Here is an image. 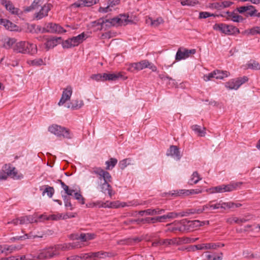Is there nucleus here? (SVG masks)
<instances>
[{
  "label": "nucleus",
  "instance_id": "58",
  "mask_svg": "<svg viewBox=\"0 0 260 260\" xmlns=\"http://www.w3.org/2000/svg\"><path fill=\"white\" fill-rule=\"evenodd\" d=\"M74 5L76 7H86L85 0H78Z\"/></svg>",
  "mask_w": 260,
  "mask_h": 260
},
{
  "label": "nucleus",
  "instance_id": "33",
  "mask_svg": "<svg viewBox=\"0 0 260 260\" xmlns=\"http://www.w3.org/2000/svg\"><path fill=\"white\" fill-rule=\"evenodd\" d=\"M201 180H202V178L200 177L198 172L195 171L192 173L189 182L190 184H197Z\"/></svg>",
  "mask_w": 260,
  "mask_h": 260
},
{
  "label": "nucleus",
  "instance_id": "32",
  "mask_svg": "<svg viewBox=\"0 0 260 260\" xmlns=\"http://www.w3.org/2000/svg\"><path fill=\"white\" fill-rule=\"evenodd\" d=\"M117 159L115 158H110L109 160L106 161V167L107 170H112L117 164Z\"/></svg>",
  "mask_w": 260,
  "mask_h": 260
},
{
  "label": "nucleus",
  "instance_id": "6",
  "mask_svg": "<svg viewBox=\"0 0 260 260\" xmlns=\"http://www.w3.org/2000/svg\"><path fill=\"white\" fill-rule=\"evenodd\" d=\"M241 182H235L228 185H221L210 188L211 193L230 192L236 189L241 184Z\"/></svg>",
  "mask_w": 260,
  "mask_h": 260
},
{
  "label": "nucleus",
  "instance_id": "34",
  "mask_svg": "<svg viewBox=\"0 0 260 260\" xmlns=\"http://www.w3.org/2000/svg\"><path fill=\"white\" fill-rule=\"evenodd\" d=\"M132 159L131 158H125L119 162L118 165L120 169H124L127 166L132 165Z\"/></svg>",
  "mask_w": 260,
  "mask_h": 260
},
{
  "label": "nucleus",
  "instance_id": "9",
  "mask_svg": "<svg viewBox=\"0 0 260 260\" xmlns=\"http://www.w3.org/2000/svg\"><path fill=\"white\" fill-rule=\"evenodd\" d=\"M59 252L57 251L55 246L49 247L46 249L42 250L37 256V258L47 259L53 257L55 256L58 255Z\"/></svg>",
  "mask_w": 260,
  "mask_h": 260
},
{
  "label": "nucleus",
  "instance_id": "41",
  "mask_svg": "<svg viewBox=\"0 0 260 260\" xmlns=\"http://www.w3.org/2000/svg\"><path fill=\"white\" fill-rule=\"evenodd\" d=\"M101 207H108V208H118L120 207V202L118 201L117 202H112L109 203H104L102 204Z\"/></svg>",
  "mask_w": 260,
  "mask_h": 260
},
{
  "label": "nucleus",
  "instance_id": "37",
  "mask_svg": "<svg viewBox=\"0 0 260 260\" xmlns=\"http://www.w3.org/2000/svg\"><path fill=\"white\" fill-rule=\"evenodd\" d=\"M247 68L255 70H260V64L259 63L255 61V60H250L247 64Z\"/></svg>",
  "mask_w": 260,
  "mask_h": 260
},
{
  "label": "nucleus",
  "instance_id": "1",
  "mask_svg": "<svg viewBox=\"0 0 260 260\" xmlns=\"http://www.w3.org/2000/svg\"><path fill=\"white\" fill-rule=\"evenodd\" d=\"M91 173L98 175L99 179H104V183L101 185V191L104 193L107 191L108 195L111 198L114 192H113L112 187L109 183L112 181V177L110 174L100 167L93 168Z\"/></svg>",
  "mask_w": 260,
  "mask_h": 260
},
{
  "label": "nucleus",
  "instance_id": "49",
  "mask_svg": "<svg viewBox=\"0 0 260 260\" xmlns=\"http://www.w3.org/2000/svg\"><path fill=\"white\" fill-rule=\"evenodd\" d=\"M246 221H247V220L244 218H239L236 217H233V218L229 219V221L231 223H232L233 222H235V223H236L238 224H240L242 222H245Z\"/></svg>",
  "mask_w": 260,
  "mask_h": 260
},
{
  "label": "nucleus",
  "instance_id": "60",
  "mask_svg": "<svg viewBox=\"0 0 260 260\" xmlns=\"http://www.w3.org/2000/svg\"><path fill=\"white\" fill-rule=\"evenodd\" d=\"M216 74L214 71L204 76V80L206 81L211 80L213 78H215Z\"/></svg>",
  "mask_w": 260,
  "mask_h": 260
},
{
  "label": "nucleus",
  "instance_id": "64",
  "mask_svg": "<svg viewBox=\"0 0 260 260\" xmlns=\"http://www.w3.org/2000/svg\"><path fill=\"white\" fill-rule=\"evenodd\" d=\"M99 0H85L86 7H90L98 3Z\"/></svg>",
  "mask_w": 260,
  "mask_h": 260
},
{
  "label": "nucleus",
  "instance_id": "14",
  "mask_svg": "<svg viewBox=\"0 0 260 260\" xmlns=\"http://www.w3.org/2000/svg\"><path fill=\"white\" fill-rule=\"evenodd\" d=\"M165 210L163 209H159L158 208H156L155 209H148L145 210H141L139 211L138 213L141 216H143L144 214L147 215H159L161 214L164 213H165Z\"/></svg>",
  "mask_w": 260,
  "mask_h": 260
},
{
  "label": "nucleus",
  "instance_id": "26",
  "mask_svg": "<svg viewBox=\"0 0 260 260\" xmlns=\"http://www.w3.org/2000/svg\"><path fill=\"white\" fill-rule=\"evenodd\" d=\"M40 190H42V195L44 196L45 193H46L48 197L52 198L54 193V189L53 187L49 186L48 185L42 186L40 187Z\"/></svg>",
  "mask_w": 260,
  "mask_h": 260
},
{
  "label": "nucleus",
  "instance_id": "20",
  "mask_svg": "<svg viewBox=\"0 0 260 260\" xmlns=\"http://www.w3.org/2000/svg\"><path fill=\"white\" fill-rule=\"evenodd\" d=\"M57 251L59 253V250L67 251L70 249H74L76 247V245L74 243H64L63 244H58L55 245Z\"/></svg>",
  "mask_w": 260,
  "mask_h": 260
},
{
  "label": "nucleus",
  "instance_id": "35",
  "mask_svg": "<svg viewBox=\"0 0 260 260\" xmlns=\"http://www.w3.org/2000/svg\"><path fill=\"white\" fill-rule=\"evenodd\" d=\"M216 75L215 78L217 79H223L225 77H227L230 73L227 71H220L219 70L214 71Z\"/></svg>",
  "mask_w": 260,
  "mask_h": 260
},
{
  "label": "nucleus",
  "instance_id": "23",
  "mask_svg": "<svg viewBox=\"0 0 260 260\" xmlns=\"http://www.w3.org/2000/svg\"><path fill=\"white\" fill-rule=\"evenodd\" d=\"M87 38V35L84 32L78 35L77 36L73 37L72 38L73 43L75 46H77L82 43Z\"/></svg>",
  "mask_w": 260,
  "mask_h": 260
},
{
  "label": "nucleus",
  "instance_id": "50",
  "mask_svg": "<svg viewBox=\"0 0 260 260\" xmlns=\"http://www.w3.org/2000/svg\"><path fill=\"white\" fill-rule=\"evenodd\" d=\"M43 61L42 59H36L29 61V63L32 66H39L43 64Z\"/></svg>",
  "mask_w": 260,
  "mask_h": 260
},
{
  "label": "nucleus",
  "instance_id": "24",
  "mask_svg": "<svg viewBox=\"0 0 260 260\" xmlns=\"http://www.w3.org/2000/svg\"><path fill=\"white\" fill-rule=\"evenodd\" d=\"M202 213H203L202 207L197 209H187L185 211L181 212L182 215H181V217L188 216L190 215L194 214H199Z\"/></svg>",
  "mask_w": 260,
  "mask_h": 260
},
{
  "label": "nucleus",
  "instance_id": "47",
  "mask_svg": "<svg viewBox=\"0 0 260 260\" xmlns=\"http://www.w3.org/2000/svg\"><path fill=\"white\" fill-rule=\"evenodd\" d=\"M231 20L234 22H239L243 20V18L234 12L231 16Z\"/></svg>",
  "mask_w": 260,
  "mask_h": 260
},
{
  "label": "nucleus",
  "instance_id": "16",
  "mask_svg": "<svg viewBox=\"0 0 260 260\" xmlns=\"http://www.w3.org/2000/svg\"><path fill=\"white\" fill-rule=\"evenodd\" d=\"M2 249L1 250V253H5L6 255H8L9 253H11L15 251H18L22 248V246L20 245H2Z\"/></svg>",
  "mask_w": 260,
  "mask_h": 260
},
{
  "label": "nucleus",
  "instance_id": "36",
  "mask_svg": "<svg viewBox=\"0 0 260 260\" xmlns=\"http://www.w3.org/2000/svg\"><path fill=\"white\" fill-rule=\"evenodd\" d=\"M191 129H192V131L197 133L199 135V136L201 137H203L205 135V128H204L203 129H202L201 126L198 125H192L191 126Z\"/></svg>",
  "mask_w": 260,
  "mask_h": 260
},
{
  "label": "nucleus",
  "instance_id": "43",
  "mask_svg": "<svg viewBox=\"0 0 260 260\" xmlns=\"http://www.w3.org/2000/svg\"><path fill=\"white\" fill-rule=\"evenodd\" d=\"M206 246V249H216L217 247H223L224 244L217 243H205Z\"/></svg>",
  "mask_w": 260,
  "mask_h": 260
},
{
  "label": "nucleus",
  "instance_id": "31",
  "mask_svg": "<svg viewBox=\"0 0 260 260\" xmlns=\"http://www.w3.org/2000/svg\"><path fill=\"white\" fill-rule=\"evenodd\" d=\"M225 87L229 89L237 90L240 86L239 84H238L237 79H233L225 83Z\"/></svg>",
  "mask_w": 260,
  "mask_h": 260
},
{
  "label": "nucleus",
  "instance_id": "5",
  "mask_svg": "<svg viewBox=\"0 0 260 260\" xmlns=\"http://www.w3.org/2000/svg\"><path fill=\"white\" fill-rule=\"evenodd\" d=\"M200 222L199 220L190 221L187 219H183L180 221H175L174 223L168 224L172 225L175 224L177 229H182V232L192 230L194 227L198 226Z\"/></svg>",
  "mask_w": 260,
  "mask_h": 260
},
{
  "label": "nucleus",
  "instance_id": "54",
  "mask_svg": "<svg viewBox=\"0 0 260 260\" xmlns=\"http://www.w3.org/2000/svg\"><path fill=\"white\" fill-rule=\"evenodd\" d=\"M120 0H108V4L110 8H113L114 6L119 5L120 4Z\"/></svg>",
  "mask_w": 260,
  "mask_h": 260
},
{
  "label": "nucleus",
  "instance_id": "59",
  "mask_svg": "<svg viewBox=\"0 0 260 260\" xmlns=\"http://www.w3.org/2000/svg\"><path fill=\"white\" fill-rule=\"evenodd\" d=\"M212 15L213 14H211L210 13L207 12H201L199 14V18H206Z\"/></svg>",
  "mask_w": 260,
  "mask_h": 260
},
{
  "label": "nucleus",
  "instance_id": "61",
  "mask_svg": "<svg viewBox=\"0 0 260 260\" xmlns=\"http://www.w3.org/2000/svg\"><path fill=\"white\" fill-rule=\"evenodd\" d=\"M90 78L96 81H102V74H93L90 76Z\"/></svg>",
  "mask_w": 260,
  "mask_h": 260
},
{
  "label": "nucleus",
  "instance_id": "13",
  "mask_svg": "<svg viewBox=\"0 0 260 260\" xmlns=\"http://www.w3.org/2000/svg\"><path fill=\"white\" fill-rule=\"evenodd\" d=\"M72 94V88L70 86H68L66 88L64 89L61 98L58 103L59 106L62 105L66 101L69 100Z\"/></svg>",
  "mask_w": 260,
  "mask_h": 260
},
{
  "label": "nucleus",
  "instance_id": "19",
  "mask_svg": "<svg viewBox=\"0 0 260 260\" xmlns=\"http://www.w3.org/2000/svg\"><path fill=\"white\" fill-rule=\"evenodd\" d=\"M0 24L3 25L6 29L10 31L18 30V27L7 19H0Z\"/></svg>",
  "mask_w": 260,
  "mask_h": 260
},
{
  "label": "nucleus",
  "instance_id": "22",
  "mask_svg": "<svg viewBox=\"0 0 260 260\" xmlns=\"http://www.w3.org/2000/svg\"><path fill=\"white\" fill-rule=\"evenodd\" d=\"M37 52V46L35 44L32 43H29L26 42V44H25L24 51L23 53H28L30 54H34L36 53Z\"/></svg>",
  "mask_w": 260,
  "mask_h": 260
},
{
  "label": "nucleus",
  "instance_id": "30",
  "mask_svg": "<svg viewBox=\"0 0 260 260\" xmlns=\"http://www.w3.org/2000/svg\"><path fill=\"white\" fill-rule=\"evenodd\" d=\"M58 182L60 183L62 188L63 189L65 193L67 194L68 196L70 197L73 196V194L75 193V190L69 188V186L61 180H58Z\"/></svg>",
  "mask_w": 260,
  "mask_h": 260
},
{
  "label": "nucleus",
  "instance_id": "21",
  "mask_svg": "<svg viewBox=\"0 0 260 260\" xmlns=\"http://www.w3.org/2000/svg\"><path fill=\"white\" fill-rule=\"evenodd\" d=\"M60 40V38H55L52 37L49 38L47 37L46 39V43H45L46 48L47 50H49L50 48H52L56 46L58 43L59 40Z\"/></svg>",
  "mask_w": 260,
  "mask_h": 260
},
{
  "label": "nucleus",
  "instance_id": "15",
  "mask_svg": "<svg viewBox=\"0 0 260 260\" xmlns=\"http://www.w3.org/2000/svg\"><path fill=\"white\" fill-rule=\"evenodd\" d=\"M167 155L171 156L176 160H179L181 157V155L179 148L175 145H171L167 152Z\"/></svg>",
  "mask_w": 260,
  "mask_h": 260
},
{
  "label": "nucleus",
  "instance_id": "25",
  "mask_svg": "<svg viewBox=\"0 0 260 260\" xmlns=\"http://www.w3.org/2000/svg\"><path fill=\"white\" fill-rule=\"evenodd\" d=\"M84 105L82 100H73L68 106V108H71L72 110H77L81 108Z\"/></svg>",
  "mask_w": 260,
  "mask_h": 260
},
{
  "label": "nucleus",
  "instance_id": "55",
  "mask_svg": "<svg viewBox=\"0 0 260 260\" xmlns=\"http://www.w3.org/2000/svg\"><path fill=\"white\" fill-rule=\"evenodd\" d=\"M28 234H25L24 236H17L16 237H12L10 239V240L12 242H14L15 240H23V239H28Z\"/></svg>",
  "mask_w": 260,
  "mask_h": 260
},
{
  "label": "nucleus",
  "instance_id": "51",
  "mask_svg": "<svg viewBox=\"0 0 260 260\" xmlns=\"http://www.w3.org/2000/svg\"><path fill=\"white\" fill-rule=\"evenodd\" d=\"M181 215H182L181 212H169L167 214V218L170 219H173L175 218L178 216L181 217Z\"/></svg>",
  "mask_w": 260,
  "mask_h": 260
},
{
  "label": "nucleus",
  "instance_id": "56",
  "mask_svg": "<svg viewBox=\"0 0 260 260\" xmlns=\"http://www.w3.org/2000/svg\"><path fill=\"white\" fill-rule=\"evenodd\" d=\"M141 69L143 70L145 68H147L150 65V62L147 60H143L140 61Z\"/></svg>",
  "mask_w": 260,
  "mask_h": 260
},
{
  "label": "nucleus",
  "instance_id": "29",
  "mask_svg": "<svg viewBox=\"0 0 260 260\" xmlns=\"http://www.w3.org/2000/svg\"><path fill=\"white\" fill-rule=\"evenodd\" d=\"M123 223H124V224H125L126 225H130L132 224H134L135 223L139 225L144 224H146L145 218H138V219H128L126 220V221H124Z\"/></svg>",
  "mask_w": 260,
  "mask_h": 260
},
{
  "label": "nucleus",
  "instance_id": "18",
  "mask_svg": "<svg viewBox=\"0 0 260 260\" xmlns=\"http://www.w3.org/2000/svg\"><path fill=\"white\" fill-rule=\"evenodd\" d=\"M202 190L200 189H190V190H185V189H181L179 191H175L174 193H172V196H181V195H185L188 196L189 194H199L201 193Z\"/></svg>",
  "mask_w": 260,
  "mask_h": 260
},
{
  "label": "nucleus",
  "instance_id": "57",
  "mask_svg": "<svg viewBox=\"0 0 260 260\" xmlns=\"http://www.w3.org/2000/svg\"><path fill=\"white\" fill-rule=\"evenodd\" d=\"M248 6H241L237 8V10L239 13L243 14L248 11Z\"/></svg>",
  "mask_w": 260,
  "mask_h": 260
},
{
  "label": "nucleus",
  "instance_id": "38",
  "mask_svg": "<svg viewBox=\"0 0 260 260\" xmlns=\"http://www.w3.org/2000/svg\"><path fill=\"white\" fill-rule=\"evenodd\" d=\"M123 75L121 72H118L117 73L108 74V81H116L119 78H122Z\"/></svg>",
  "mask_w": 260,
  "mask_h": 260
},
{
  "label": "nucleus",
  "instance_id": "4",
  "mask_svg": "<svg viewBox=\"0 0 260 260\" xmlns=\"http://www.w3.org/2000/svg\"><path fill=\"white\" fill-rule=\"evenodd\" d=\"M213 28L226 35H232L240 32L237 27L224 23H216L213 25Z\"/></svg>",
  "mask_w": 260,
  "mask_h": 260
},
{
  "label": "nucleus",
  "instance_id": "52",
  "mask_svg": "<svg viewBox=\"0 0 260 260\" xmlns=\"http://www.w3.org/2000/svg\"><path fill=\"white\" fill-rule=\"evenodd\" d=\"M158 222L157 216L155 217H146L145 218V222L147 224L155 223Z\"/></svg>",
  "mask_w": 260,
  "mask_h": 260
},
{
  "label": "nucleus",
  "instance_id": "27",
  "mask_svg": "<svg viewBox=\"0 0 260 260\" xmlns=\"http://www.w3.org/2000/svg\"><path fill=\"white\" fill-rule=\"evenodd\" d=\"M26 42L20 41L16 43L13 46V50L18 53H23Z\"/></svg>",
  "mask_w": 260,
  "mask_h": 260
},
{
  "label": "nucleus",
  "instance_id": "28",
  "mask_svg": "<svg viewBox=\"0 0 260 260\" xmlns=\"http://www.w3.org/2000/svg\"><path fill=\"white\" fill-rule=\"evenodd\" d=\"M31 29H30V32L31 33H36L38 34L39 32L45 33L47 32L46 25L44 27H42L41 26L32 24L30 26Z\"/></svg>",
  "mask_w": 260,
  "mask_h": 260
},
{
  "label": "nucleus",
  "instance_id": "8",
  "mask_svg": "<svg viewBox=\"0 0 260 260\" xmlns=\"http://www.w3.org/2000/svg\"><path fill=\"white\" fill-rule=\"evenodd\" d=\"M6 174L0 172V180L6 179L8 176H11L14 179H20L23 178L22 174L17 175L15 168L6 165L4 167Z\"/></svg>",
  "mask_w": 260,
  "mask_h": 260
},
{
  "label": "nucleus",
  "instance_id": "42",
  "mask_svg": "<svg viewBox=\"0 0 260 260\" xmlns=\"http://www.w3.org/2000/svg\"><path fill=\"white\" fill-rule=\"evenodd\" d=\"M16 40L13 38H8L6 39L4 44V46L6 49H9L11 48L13 45L15 44Z\"/></svg>",
  "mask_w": 260,
  "mask_h": 260
},
{
  "label": "nucleus",
  "instance_id": "62",
  "mask_svg": "<svg viewBox=\"0 0 260 260\" xmlns=\"http://www.w3.org/2000/svg\"><path fill=\"white\" fill-rule=\"evenodd\" d=\"M248 80V78L246 76H244L242 78H239L237 79V81L238 82V84H239V86H240L242 84L247 81Z\"/></svg>",
  "mask_w": 260,
  "mask_h": 260
},
{
  "label": "nucleus",
  "instance_id": "2",
  "mask_svg": "<svg viewBox=\"0 0 260 260\" xmlns=\"http://www.w3.org/2000/svg\"><path fill=\"white\" fill-rule=\"evenodd\" d=\"M128 16L125 15H121L120 17H116L113 18H101L94 21L93 23L97 25H101V29L104 27L105 25L106 27H110L114 26L125 25L129 21Z\"/></svg>",
  "mask_w": 260,
  "mask_h": 260
},
{
  "label": "nucleus",
  "instance_id": "7",
  "mask_svg": "<svg viewBox=\"0 0 260 260\" xmlns=\"http://www.w3.org/2000/svg\"><path fill=\"white\" fill-rule=\"evenodd\" d=\"M48 130L50 132L58 137L62 136L67 139H71L72 138L68 129L58 125L55 124L49 126Z\"/></svg>",
  "mask_w": 260,
  "mask_h": 260
},
{
  "label": "nucleus",
  "instance_id": "53",
  "mask_svg": "<svg viewBox=\"0 0 260 260\" xmlns=\"http://www.w3.org/2000/svg\"><path fill=\"white\" fill-rule=\"evenodd\" d=\"M196 0H181V4L182 6H190L196 3Z\"/></svg>",
  "mask_w": 260,
  "mask_h": 260
},
{
  "label": "nucleus",
  "instance_id": "44",
  "mask_svg": "<svg viewBox=\"0 0 260 260\" xmlns=\"http://www.w3.org/2000/svg\"><path fill=\"white\" fill-rule=\"evenodd\" d=\"M149 20L150 22L151 25L155 27L158 26L159 24L164 22V20L161 17L157 18L155 20H152L151 18H149Z\"/></svg>",
  "mask_w": 260,
  "mask_h": 260
},
{
  "label": "nucleus",
  "instance_id": "45",
  "mask_svg": "<svg viewBox=\"0 0 260 260\" xmlns=\"http://www.w3.org/2000/svg\"><path fill=\"white\" fill-rule=\"evenodd\" d=\"M128 70L132 72H134L135 70H136V71L142 70L140 62L131 63L129 65Z\"/></svg>",
  "mask_w": 260,
  "mask_h": 260
},
{
  "label": "nucleus",
  "instance_id": "3",
  "mask_svg": "<svg viewBox=\"0 0 260 260\" xmlns=\"http://www.w3.org/2000/svg\"><path fill=\"white\" fill-rule=\"evenodd\" d=\"M215 201H210L207 204L204 205L202 207V210L203 212H205L206 213H211L212 212V210L215 209H226L228 208H232L234 207V204L233 203H225L223 202L222 201H219L218 203H216L214 204Z\"/></svg>",
  "mask_w": 260,
  "mask_h": 260
},
{
  "label": "nucleus",
  "instance_id": "48",
  "mask_svg": "<svg viewBox=\"0 0 260 260\" xmlns=\"http://www.w3.org/2000/svg\"><path fill=\"white\" fill-rule=\"evenodd\" d=\"M249 9L248 11L246 12L245 16L246 17L248 16H254L255 14V12L256 11V9L255 7L252 5H248Z\"/></svg>",
  "mask_w": 260,
  "mask_h": 260
},
{
  "label": "nucleus",
  "instance_id": "39",
  "mask_svg": "<svg viewBox=\"0 0 260 260\" xmlns=\"http://www.w3.org/2000/svg\"><path fill=\"white\" fill-rule=\"evenodd\" d=\"M62 46L63 48H71L75 47L73 43V40L71 38H69L62 42Z\"/></svg>",
  "mask_w": 260,
  "mask_h": 260
},
{
  "label": "nucleus",
  "instance_id": "40",
  "mask_svg": "<svg viewBox=\"0 0 260 260\" xmlns=\"http://www.w3.org/2000/svg\"><path fill=\"white\" fill-rule=\"evenodd\" d=\"M62 198L64 201V206L66 208L70 210L73 209V205L71 203V198L68 196H62Z\"/></svg>",
  "mask_w": 260,
  "mask_h": 260
},
{
  "label": "nucleus",
  "instance_id": "11",
  "mask_svg": "<svg viewBox=\"0 0 260 260\" xmlns=\"http://www.w3.org/2000/svg\"><path fill=\"white\" fill-rule=\"evenodd\" d=\"M52 6L50 4H46L42 7L39 12L35 14V18L37 20H40L48 16L49 11L51 10Z\"/></svg>",
  "mask_w": 260,
  "mask_h": 260
},
{
  "label": "nucleus",
  "instance_id": "63",
  "mask_svg": "<svg viewBox=\"0 0 260 260\" xmlns=\"http://www.w3.org/2000/svg\"><path fill=\"white\" fill-rule=\"evenodd\" d=\"M75 257L79 258H80L81 259H84V260H87V259L90 258L89 253L81 254L80 255H76Z\"/></svg>",
  "mask_w": 260,
  "mask_h": 260
},
{
  "label": "nucleus",
  "instance_id": "17",
  "mask_svg": "<svg viewBox=\"0 0 260 260\" xmlns=\"http://www.w3.org/2000/svg\"><path fill=\"white\" fill-rule=\"evenodd\" d=\"M1 4L13 14H18L19 9L14 7L11 2L7 0H0Z\"/></svg>",
  "mask_w": 260,
  "mask_h": 260
},
{
  "label": "nucleus",
  "instance_id": "46",
  "mask_svg": "<svg viewBox=\"0 0 260 260\" xmlns=\"http://www.w3.org/2000/svg\"><path fill=\"white\" fill-rule=\"evenodd\" d=\"M115 256V254L113 252H108L104 251H99V258H104L106 257H111Z\"/></svg>",
  "mask_w": 260,
  "mask_h": 260
},
{
  "label": "nucleus",
  "instance_id": "12",
  "mask_svg": "<svg viewBox=\"0 0 260 260\" xmlns=\"http://www.w3.org/2000/svg\"><path fill=\"white\" fill-rule=\"evenodd\" d=\"M47 27V32L50 33H62L66 31L61 26L52 22L45 24Z\"/></svg>",
  "mask_w": 260,
  "mask_h": 260
},
{
  "label": "nucleus",
  "instance_id": "10",
  "mask_svg": "<svg viewBox=\"0 0 260 260\" xmlns=\"http://www.w3.org/2000/svg\"><path fill=\"white\" fill-rule=\"evenodd\" d=\"M196 52L194 49L188 50L184 48H180L178 49L175 56L176 60H180L188 57L190 54H194Z\"/></svg>",
  "mask_w": 260,
  "mask_h": 260
}]
</instances>
